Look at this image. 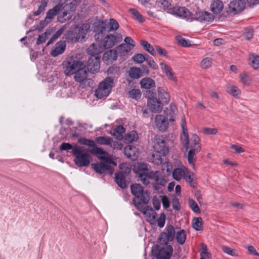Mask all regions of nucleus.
<instances>
[{"instance_id": "obj_22", "label": "nucleus", "mask_w": 259, "mask_h": 259, "mask_svg": "<svg viewBox=\"0 0 259 259\" xmlns=\"http://www.w3.org/2000/svg\"><path fill=\"white\" fill-rule=\"evenodd\" d=\"M247 61L251 68L254 70H259V55L254 52L249 53Z\"/></svg>"}, {"instance_id": "obj_25", "label": "nucleus", "mask_w": 259, "mask_h": 259, "mask_svg": "<svg viewBox=\"0 0 259 259\" xmlns=\"http://www.w3.org/2000/svg\"><path fill=\"white\" fill-rule=\"evenodd\" d=\"M177 112V108L174 103H170L168 108L164 110V116L170 122L175 121L174 115Z\"/></svg>"}, {"instance_id": "obj_40", "label": "nucleus", "mask_w": 259, "mask_h": 259, "mask_svg": "<svg viewBox=\"0 0 259 259\" xmlns=\"http://www.w3.org/2000/svg\"><path fill=\"white\" fill-rule=\"evenodd\" d=\"M124 132V128L121 125H119L114 128L112 132H110V134L117 139L121 140L123 138V134Z\"/></svg>"}, {"instance_id": "obj_62", "label": "nucleus", "mask_w": 259, "mask_h": 259, "mask_svg": "<svg viewBox=\"0 0 259 259\" xmlns=\"http://www.w3.org/2000/svg\"><path fill=\"white\" fill-rule=\"evenodd\" d=\"M133 61L137 63L141 64L145 60V57L141 54H136L132 57Z\"/></svg>"}, {"instance_id": "obj_52", "label": "nucleus", "mask_w": 259, "mask_h": 259, "mask_svg": "<svg viewBox=\"0 0 259 259\" xmlns=\"http://www.w3.org/2000/svg\"><path fill=\"white\" fill-rule=\"evenodd\" d=\"M128 95L129 97L138 100L141 97V92L139 89H133L128 92Z\"/></svg>"}, {"instance_id": "obj_47", "label": "nucleus", "mask_w": 259, "mask_h": 259, "mask_svg": "<svg viewBox=\"0 0 259 259\" xmlns=\"http://www.w3.org/2000/svg\"><path fill=\"white\" fill-rule=\"evenodd\" d=\"M138 138V135L135 131H132L127 133L124 137L125 141L128 143L137 141Z\"/></svg>"}, {"instance_id": "obj_55", "label": "nucleus", "mask_w": 259, "mask_h": 259, "mask_svg": "<svg viewBox=\"0 0 259 259\" xmlns=\"http://www.w3.org/2000/svg\"><path fill=\"white\" fill-rule=\"evenodd\" d=\"M71 17V15L67 11L62 12L58 16V20L61 23H64L65 21L69 20Z\"/></svg>"}, {"instance_id": "obj_53", "label": "nucleus", "mask_w": 259, "mask_h": 259, "mask_svg": "<svg viewBox=\"0 0 259 259\" xmlns=\"http://www.w3.org/2000/svg\"><path fill=\"white\" fill-rule=\"evenodd\" d=\"M78 142L82 145H87L90 147H95V142L91 139H87L84 138H80L78 139Z\"/></svg>"}, {"instance_id": "obj_28", "label": "nucleus", "mask_w": 259, "mask_h": 259, "mask_svg": "<svg viewBox=\"0 0 259 259\" xmlns=\"http://www.w3.org/2000/svg\"><path fill=\"white\" fill-rule=\"evenodd\" d=\"M124 153L126 156L133 160L137 159L139 154L137 149L131 145L127 146L124 148Z\"/></svg>"}, {"instance_id": "obj_30", "label": "nucleus", "mask_w": 259, "mask_h": 259, "mask_svg": "<svg viewBox=\"0 0 259 259\" xmlns=\"http://www.w3.org/2000/svg\"><path fill=\"white\" fill-rule=\"evenodd\" d=\"M227 93L235 99H239L241 94V91L239 88L234 84H230L227 87Z\"/></svg>"}, {"instance_id": "obj_61", "label": "nucleus", "mask_w": 259, "mask_h": 259, "mask_svg": "<svg viewBox=\"0 0 259 259\" xmlns=\"http://www.w3.org/2000/svg\"><path fill=\"white\" fill-rule=\"evenodd\" d=\"M109 31H116L119 28V24L118 22L114 19L109 20Z\"/></svg>"}, {"instance_id": "obj_35", "label": "nucleus", "mask_w": 259, "mask_h": 259, "mask_svg": "<svg viewBox=\"0 0 259 259\" xmlns=\"http://www.w3.org/2000/svg\"><path fill=\"white\" fill-rule=\"evenodd\" d=\"M133 49L128 45L122 44L116 48V50L119 56H124L127 54Z\"/></svg>"}, {"instance_id": "obj_10", "label": "nucleus", "mask_w": 259, "mask_h": 259, "mask_svg": "<svg viewBox=\"0 0 259 259\" xmlns=\"http://www.w3.org/2000/svg\"><path fill=\"white\" fill-rule=\"evenodd\" d=\"M111 165H113L112 163L106 162L105 161H103L98 163H93L92 164L94 170L96 171V172L100 174L107 172L112 175L114 170Z\"/></svg>"}, {"instance_id": "obj_24", "label": "nucleus", "mask_w": 259, "mask_h": 259, "mask_svg": "<svg viewBox=\"0 0 259 259\" xmlns=\"http://www.w3.org/2000/svg\"><path fill=\"white\" fill-rule=\"evenodd\" d=\"M239 82L243 86L249 87L252 84V78L249 73L243 71L238 75Z\"/></svg>"}, {"instance_id": "obj_54", "label": "nucleus", "mask_w": 259, "mask_h": 259, "mask_svg": "<svg viewBox=\"0 0 259 259\" xmlns=\"http://www.w3.org/2000/svg\"><path fill=\"white\" fill-rule=\"evenodd\" d=\"M149 173L150 171L138 176V181L142 182L144 185H148L149 183L150 180Z\"/></svg>"}, {"instance_id": "obj_42", "label": "nucleus", "mask_w": 259, "mask_h": 259, "mask_svg": "<svg viewBox=\"0 0 259 259\" xmlns=\"http://www.w3.org/2000/svg\"><path fill=\"white\" fill-rule=\"evenodd\" d=\"M140 43L144 49L151 55L153 56L156 55L155 48H154L148 41L146 40H141Z\"/></svg>"}, {"instance_id": "obj_38", "label": "nucleus", "mask_w": 259, "mask_h": 259, "mask_svg": "<svg viewBox=\"0 0 259 259\" xmlns=\"http://www.w3.org/2000/svg\"><path fill=\"white\" fill-rule=\"evenodd\" d=\"M130 188L132 194L136 198H139L144 191L142 187L139 184L131 185Z\"/></svg>"}, {"instance_id": "obj_59", "label": "nucleus", "mask_w": 259, "mask_h": 259, "mask_svg": "<svg viewBox=\"0 0 259 259\" xmlns=\"http://www.w3.org/2000/svg\"><path fill=\"white\" fill-rule=\"evenodd\" d=\"M129 12L135 17V19L140 22H143L144 21L142 16L135 9H130Z\"/></svg>"}, {"instance_id": "obj_60", "label": "nucleus", "mask_w": 259, "mask_h": 259, "mask_svg": "<svg viewBox=\"0 0 259 259\" xmlns=\"http://www.w3.org/2000/svg\"><path fill=\"white\" fill-rule=\"evenodd\" d=\"M139 198H140L142 203L146 204L149 202L150 200L149 193L147 191H144Z\"/></svg>"}, {"instance_id": "obj_19", "label": "nucleus", "mask_w": 259, "mask_h": 259, "mask_svg": "<svg viewBox=\"0 0 259 259\" xmlns=\"http://www.w3.org/2000/svg\"><path fill=\"white\" fill-rule=\"evenodd\" d=\"M165 247L160 248L157 254L156 259H170L173 253V247L171 245H165Z\"/></svg>"}, {"instance_id": "obj_64", "label": "nucleus", "mask_w": 259, "mask_h": 259, "mask_svg": "<svg viewBox=\"0 0 259 259\" xmlns=\"http://www.w3.org/2000/svg\"><path fill=\"white\" fill-rule=\"evenodd\" d=\"M160 199L163 207L165 209L168 208L170 206V203L168 197L165 195H162L160 196Z\"/></svg>"}, {"instance_id": "obj_18", "label": "nucleus", "mask_w": 259, "mask_h": 259, "mask_svg": "<svg viewBox=\"0 0 259 259\" xmlns=\"http://www.w3.org/2000/svg\"><path fill=\"white\" fill-rule=\"evenodd\" d=\"M155 125L161 132H165L168 127V120L163 115H157L155 117Z\"/></svg>"}, {"instance_id": "obj_12", "label": "nucleus", "mask_w": 259, "mask_h": 259, "mask_svg": "<svg viewBox=\"0 0 259 259\" xmlns=\"http://www.w3.org/2000/svg\"><path fill=\"white\" fill-rule=\"evenodd\" d=\"M214 19L213 16L209 13L205 11H197L192 15L191 20H196L201 22H211Z\"/></svg>"}, {"instance_id": "obj_49", "label": "nucleus", "mask_w": 259, "mask_h": 259, "mask_svg": "<svg viewBox=\"0 0 259 259\" xmlns=\"http://www.w3.org/2000/svg\"><path fill=\"white\" fill-rule=\"evenodd\" d=\"M212 64V59L210 57L203 58L200 62V67L203 69L210 68Z\"/></svg>"}, {"instance_id": "obj_44", "label": "nucleus", "mask_w": 259, "mask_h": 259, "mask_svg": "<svg viewBox=\"0 0 259 259\" xmlns=\"http://www.w3.org/2000/svg\"><path fill=\"white\" fill-rule=\"evenodd\" d=\"M192 225L196 231H201L203 228V221L200 217L194 218L192 220Z\"/></svg>"}, {"instance_id": "obj_15", "label": "nucleus", "mask_w": 259, "mask_h": 259, "mask_svg": "<svg viewBox=\"0 0 259 259\" xmlns=\"http://www.w3.org/2000/svg\"><path fill=\"white\" fill-rule=\"evenodd\" d=\"M73 74L74 75V79L76 82L81 83L87 79L88 72L84 62H83V66L79 67Z\"/></svg>"}, {"instance_id": "obj_34", "label": "nucleus", "mask_w": 259, "mask_h": 259, "mask_svg": "<svg viewBox=\"0 0 259 259\" xmlns=\"http://www.w3.org/2000/svg\"><path fill=\"white\" fill-rule=\"evenodd\" d=\"M223 9V4L220 0H214L210 5V10L213 14H218Z\"/></svg>"}, {"instance_id": "obj_20", "label": "nucleus", "mask_w": 259, "mask_h": 259, "mask_svg": "<svg viewBox=\"0 0 259 259\" xmlns=\"http://www.w3.org/2000/svg\"><path fill=\"white\" fill-rule=\"evenodd\" d=\"M147 106L149 110L154 113L159 112L162 110V104L154 97L148 99Z\"/></svg>"}, {"instance_id": "obj_5", "label": "nucleus", "mask_w": 259, "mask_h": 259, "mask_svg": "<svg viewBox=\"0 0 259 259\" xmlns=\"http://www.w3.org/2000/svg\"><path fill=\"white\" fill-rule=\"evenodd\" d=\"M133 203L135 207L144 215L146 220L150 224L153 225L155 223L157 213L152 207L149 206H142L141 203L137 202L135 199L133 200Z\"/></svg>"}, {"instance_id": "obj_3", "label": "nucleus", "mask_w": 259, "mask_h": 259, "mask_svg": "<svg viewBox=\"0 0 259 259\" xmlns=\"http://www.w3.org/2000/svg\"><path fill=\"white\" fill-rule=\"evenodd\" d=\"M81 61L75 60L73 56L66 59L62 63L64 73L66 76L73 75L79 67L83 66Z\"/></svg>"}, {"instance_id": "obj_27", "label": "nucleus", "mask_w": 259, "mask_h": 259, "mask_svg": "<svg viewBox=\"0 0 259 259\" xmlns=\"http://www.w3.org/2000/svg\"><path fill=\"white\" fill-rule=\"evenodd\" d=\"M158 100L162 103L167 104L170 101V96L163 88L158 87L157 89Z\"/></svg>"}, {"instance_id": "obj_4", "label": "nucleus", "mask_w": 259, "mask_h": 259, "mask_svg": "<svg viewBox=\"0 0 259 259\" xmlns=\"http://www.w3.org/2000/svg\"><path fill=\"white\" fill-rule=\"evenodd\" d=\"M176 231L174 227L167 225L164 231L161 233L158 238V243L160 245H168L169 242L172 241L175 237Z\"/></svg>"}, {"instance_id": "obj_13", "label": "nucleus", "mask_w": 259, "mask_h": 259, "mask_svg": "<svg viewBox=\"0 0 259 259\" xmlns=\"http://www.w3.org/2000/svg\"><path fill=\"white\" fill-rule=\"evenodd\" d=\"M63 9V4L59 3L52 9H49L46 14V16L44 21L41 22L40 24L44 25L46 23H48L54 18L59 12L62 11Z\"/></svg>"}, {"instance_id": "obj_6", "label": "nucleus", "mask_w": 259, "mask_h": 259, "mask_svg": "<svg viewBox=\"0 0 259 259\" xmlns=\"http://www.w3.org/2000/svg\"><path fill=\"white\" fill-rule=\"evenodd\" d=\"M153 148L154 152H157L163 156H166L169 152L168 148L165 145V142L162 137L155 136L153 140Z\"/></svg>"}, {"instance_id": "obj_51", "label": "nucleus", "mask_w": 259, "mask_h": 259, "mask_svg": "<svg viewBox=\"0 0 259 259\" xmlns=\"http://www.w3.org/2000/svg\"><path fill=\"white\" fill-rule=\"evenodd\" d=\"M162 157H163L162 154L154 151V153L152 155V162L158 165L161 164L162 163Z\"/></svg>"}, {"instance_id": "obj_26", "label": "nucleus", "mask_w": 259, "mask_h": 259, "mask_svg": "<svg viewBox=\"0 0 259 259\" xmlns=\"http://www.w3.org/2000/svg\"><path fill=\"white\" fill-rule=\"evenodd\" d=\"M66 44L64 41H59L57 42L54 48L51 51V56L55 57L62 54L65 50Z\"/></svg>"}, {"instance_id": "obj_23", "label": "nucleus", "mask_w": 259, "mask_h": 259, "mask_svg": "<svg viewBox=\"0 0 259 259\" xmlns=\"http://www.w3.org/2000/svg\"><path fill=\"white\" fill-rule=\"evenodd\" d=\"M117 52L116 50H110L105 52L103 55V61L107 64H110L116 60Z\"/></svg>"}, {"instance_id": "obj_33", "label": "nucleus", "mask_w": 259, "mask_h": 259, "mask_svg": "<svg viewBox=\"0 0 259 259\" xmlns=\"http://www.w3.org/2000/svg\"><path fill=\"white\" fill-rule=\"evenodd\" d=\"M140 86L145 89H150L155 85L154 80L150 77H145L142 79L140 82Z\"/></svg>"}, {"instance_id": "obj_21", "label": "nucleus", "mask_w": 259, "mask_h": 259, "mask_svg": "<svg viewBox=\"0 0 259 259\" xmlns=\"http://www.w3.org/2000/svg\"><path fill=\"white\" fill-rule=\"evenodd\" d=\"M170 14L180 17L190 19L192 16L189 11L185 7L179 6L173 7L172 11H170Z\"/></svg>"}, {"instance_id": "obj_39", "label": "nucleus", "mask_w": 259, "mask_h": 259, "mask_svg": "<svg viewBox=\"0 0 259 259\" xmlns=\"http://www.w3.org/2000/svg\"><path fill=\"white\" fill-rule=\"evenodd\" d=\"M188 153L186 156L187 159L189 164L195 168V162L196 160V153L199 151H196L193 150H188Z\"/></svg>"}, {"instance_id": "obj_43", "label": "nucleus", "mask_w": 259, "mask_h": 259, "mask_svg": "<svg viewBox=\"0 0 259 259\" xmlns=\"http://www.w3.org/2000/svg\"><path fill=\"white\" fill-rule=\"evenodd\" d=\"M181 128L182 130V134L181 136V138H183L186 142H187L188 133L185 117L184 116L181 118Z\"/></svg>"}, {"instance_id": "obj_2", "label": "nucleus", "mask_w": 259, "mask_h": 259, "mask_svg": "<svg viewBox=\"0 0 259 259\" xmlns=\"http://www.w3.org/2000/svg\"><path fill=\"white\" fill-rule=\"evenodd\" d=\"M113 87V78L107 77L99 83L95 95L98 99L107 97L110 94Z\"/></svg>"}, {"instance_id": "obj_31", "label": "nucleus", "mask_w": 259, "mask_h": 259, "mask_svg": "<svg viewBox=\"0 0 259 259\" xmlns=\"http://www.w3.org/2000/svg\"><path fill=\"white\" fill-rule=\"evenodd\" d=\"M133 170L136 174L137 177L149 172L147 165L144 163H137L135 164Z\"/></svg>"}, {"instance_id": "obj_11", "label": "nucleus", "mask_w": 259, "mask_h": 259, "mask_svg": "<svg viewBox=\"0 0 259 259\" xmlns=\"http://www.w3.org/2000/svg\"><path fill=\"white\" fill-rule=\"evenodd\" d=\"M100 68V56L90 57L88 61L87 69L92 73L98 72Z\"/></svg>"}, {"instance_id": "obj_45", "label": "nucleus", "mask_w": 259, "mask_h": 259, "mask_svg": "<svg viewBox=\"0 0 259 259\" xmlns=\"http://www.w3.org/2000/svg\"><path fill=\"white\" fill-rule=\"evenodd\" d=\"M95 140L98 144L105 145H110L112 142L111 138L106 136L97 137Z\"/></svg>"}, {"instance_id": "obj_32", "label": "nucleus", "mask_w": 259, "mask_h": 259, "mask_svg": "<svg viewBox=\"0 0 259 259\" xmlns=\"http://www.w3.org/2000/svg\"><path fill=\"white\" fill-rule=\"evenodd\" d=\"M183 179L191 187H195V183L194 182L196 180V176L193 172L190 171L188 168H187V171H186Z\"/></svg>"}, {"instance_id": "obj_17", "label": "nucleus", "mask_w": 259, "mask_h": 259, "mask_svg": "<svg viewBox=\"0 0 259 259\" xmlns=\"http://www.w3.org/2000/svg\"><path fill=\"white\" fill-rule=\"evenodd\" d=\"M159 65L162 71L165 74L168 79L175 83L177 82V77L176 76L172 68L163 62H160Z\"/></svg>"}, {"instance_id": "obj_50", "label": "nucleus", "mask_w": 259, "mask_h": 259, "mask_svg": "<svg viewBox=\"0 0 259 259\" xmlns=\"http://www.w3.org/2000/svg\"><path fill=\"white\" fill-rule=\"evenodd\" d=\"M222 251L226 254L232 256H238V252L236 249L232 248L227 246H223L222 247Z\"/></svg>"}, {"instance_id": "obj_57", "label": "nucleus", "mask_w": 259, "mask_h": 259, "mask_svg": "<svg viewBox=\"0 0 259 259\" xmlns=\"http://www.w3.org/2000/svg\"><path fill=\"white\" fill-rule=\"evenodd\" d=\"M172 168V164L169 162H165L162 165V170L163 172H166L167 175H169Z\"/></svg>"}, {"instance_id": "obj_56", "label": "nucleus", "mask_w": 259, "mask_h": 259, "mask_svg": "<svg viewBox=\"0 0 259 259\" xmlns=\"http://www.w3.org/2000/svg\"><path fill=\"white\" fill-rule=\"evenodd\" d=\"M188 204L191 209L195 212L197 213H200V209L196 202L192 199H189Z\"/></svg>"}, {"instance_id": "obj_46", "label": "nucleus", "mask_w": 259, "mask_h": 259, "mask_svg": "<svg viewBox=\"0 0 259 259\" xmlns=\"http://www.w3.org/2000/svg\"><path fill=\"white\" fill-rule=\"evenodd\" d=\"M157 2L158 5H160L163 10L170 14V11H172L173 7H171V4L168 0H160Z\"/></svg>"}, {"instance_id": "obj_36", "label": "nucleus", "mask_w": 259, "mask_h": 259, "mask_svg": "<svg viewBox=\"0 0 259 259\" xmlns=\"http://www.w3.org/2000/svg\"><path fill=\"white\" fill-rule=\"evenodd\" d=\"M143 71L141 69L138 67H131L127 73L130 77L133 79H138L142 76Z\"/></svg>"}, {"instance_id": "obj_41", "label": "nucleus", "mask_w": 259, "mask_h": 259, "mask_svg": "<svg viewBox=\"0 0 259 259\" xmlns=\"http://www.w3.org/2000/svg\"><path fill=\"white\" fill-rule=\"evenodd\" d=\"M176 239L178 243L180 245H183L186 240V234L184 230H180L176 233Z\"/></svg>"}, {"instance_id": "obj_48", "label": "nucleus", "mask_w": 259, "mask_h": 259, "mask_svg": "<svg viewBox=\"0 0 259 259\" xmlns=\"http://www.w3.org/2000/svg\"><path fill=\"white\" fill-rule=\"evenodd\" d=\"M115 181L117 184L121 188L124 189L126 187L125 180L123 175L121 173L115 175Z\"/></svg>"}, {"instance_id": "obj_37", "label": "nucleus", "mask_w": 259, "mask_h": 259, "mask_svg": "<svg viewBox=\"0 0 259 259\" xmlns=\"http://www.w3.org/2000/svg\"><path fill=\"white\" fill-rule=\"evenodd\" d=\"M90 26L88 24H83L79 29V32L76 37L77 40H82L86 37L89 32Z\"/></svg>"}, {"instance_id": "obj_58", "label": "nucleus", "mask_w": 259, "mask_h": 259, "mask_svg": "<svg viewBox=\"0 0 259 259\" xmlns=\"http://www.w3.org/2000/svg\"><path fill=\"white\" fill-rule=\"evenodd\" d=\"M121 174L127 175L131 172V167L127 163H122L119 165Z\"/></svg>"}, {"instance_id": "obj_1", "label": "nucleus", "mask_w": 259, "mask_h": 259, "mask_svg": "<svg viewBox=\"0 0 259 259\" xmlns=\"http://www.w3.org/2000/svg\"><path fill=\"white\" fill-rule=\"evenodd\" d=\"M72 154L74 156V163L78 167L88 166L92 161L91 156L88 153H83V150L77 145L73 146Z\"/></svg>"}, {"instance_id": "obj_29", "label": "nucleus", "mask_w": 259, "mask_h": 259, "mask_svg": "<svg viewBox=\"0 0 259 259\" xmlns=\"http://www.w3.org/2000/svg\"><path fill=\"white\" fill-rule=\"evenodd\" d=\"M186 166L182 165L180 167L175 168L172 172V176L174 180L179 181L184 178L185 174L187 171Z\"/></svg>"}, {"instance_id": "obj_14", "label": "nucleus", "mask_w": 259, "mask_h": 259, "mask_svg": "<svg viewBox=\"0 0 259 259\" xmlns=\"http://www.w3.org/2000/svg\"><path fill=\"white\" fill-rule=\"evenodd\" d=\"M104 50V48L100 41H96L95 42L91 44L87 50V52L91 57L99 56L100 54Z\"/></svg>"}, {"instance_id": "obj_7", "label": "nucleus", "mask_w": 259, "mask_h": 259, "mask_svg": "<svg viewBox=\"0 0 259 259\" xmlns=\"http://www.w3.org/2000/svg\"><path fill=\"white\" fill-rule=\"evenodd\" d=\"M122 39V36L120 34L117 36L109 34L105 36L100 42L105 50L112 48L118 42L121 41Z\"/></svg>"}, {"instance_id": "obj_63", "label": "nucleus", "mask_w": 259, "mask_h": 259, "mask_svg": "<svg viewBox=\"0 0 259 259\" xmlns=\"http://www.w3.org/2000/svg\"><path fill=\"white\" fill-rule=\"evenodd\" d=\"M159 176L160 172L159 171H150L149 176L150 179L153 180L156 183L160 184L159 183Z\"/></svg>"}, {"instance_id": "obj_9", "label": "nucleus", "mask_w": 259, "mask_h": 259, "mask_svg": "<svg viewBox=\"0 0 259 259\" xmlns=\"http://www.w3.org/2000/svg\"><path fill=\"white\" fill-rule=\"evenodd\" d=\"M90 152L96 155L97 158L100 160L105 161V162L107 163H112L114 166L117 165L116 163L114 162L111 157H109L108 153L101 148L95 147L90 151Z\"/></svg>"}, {"instance_id": "obj_8", "label": "nucleus", "mask_w": 259, "mask_h": 259, "mask_svg": "<svg viewBox=\"0 0 259 259\" xmlns=\"http://www.w3.org/2000/svg\"><path fill=\"white\" fill-rule=\"evenodd\" d=\"M183 144L187 150H193L196 151H200L201 147L200 143V140L196 134L191 136L190 140L188 135V141L186 142L183 138H181Z\"/></svg>"}, {"instance_id": "obj_16", "label": "nucleus", "mask_w": 259, "mask_h": 259, "mask_svg": "<svg viewBox=\"0 0 259 259\" xmlns=\"http://www.w3.org/2000/svg\"><path fill=\"white\" fill-rule=\"evenodd\" d=\"M245 4L242 0H234L229 5V11L233 14H237L242 12L245 8Z\"/></svg>"}]
</instances>
